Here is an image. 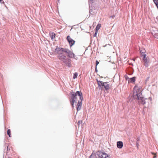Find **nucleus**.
I'll return each instance as SVG.
<instances>
[{
    "mask_svg": "<svg viewBox=\"0 0 158 158\" xmlns=\"http://www.w3.org/2000/svg\"><path fill=\"white\" fill-rule=\"evenodd\" d=\"M137 87V85H135L133 88V92L132 95L133 98L134 99L137 100L138 102H140L142 105H144L146 103L145 100L147 99H144V98L142 96V94L141 91H140V88L136 89Z\"/></svg>",
    "mask_w": 158,
    "mask_h": 158,
    "instance_id": "obj_1",
    "label": "nucleus"
},
{
    "mask_svg": "<svg viewBox=\"0 0 158 158\" xmlns=\"http://www.w3.org/2000/svg\"><path fill=\"white\" fill-rule=\"evenodd\" d=\"M98 87L99 89H105L106 91L108 90L110 88V86L107 82H104L97 80Z\"/></svg>",
    "mask_w": 158,
    "mask_h": 158,
    "instance_id": "obj_2",
    "label": "nucleus"
},
{
    "mask_svg": "<svg viewBox=\"0 0 158 158\" xmlns=\"http://www.w3.org/2000/svg\"><path fill=\"white\" fill-rule=\"evenodd\" d=\"M69 94L71 96V99L70 100L75 99L77 98L76 96L77 95L79 97L80 100L81 101L83 100L82 94L81 91H77L76 92H74L73 91H72Z\"/></svg>",
    "mask_w": 158,
    "mask_h": 158,
    "instance_id": "obj_3",
    "label": "nucleus"
},
{
    "mask_svg": "<svg viewBox=\"0 0 158 158\" xmlns=\"http://www.w3.org/2000/svg\"><path fill=\"white\" fill-rule=\"evenodd\" d=\"M67 50H65V52L67 53L68 57L70 58H74L76 60L77 59V57L74 54L72 51L69 50L67 48Z\"/></svg>",
    "mask_w": 158,
    "mask_h": 158,
    "instance_id": "obj_4",
    "label": "nucleus"
},
{
    "mask_svg": "<svg viewBox=\"0 0 158 158\" xmlns=\"http://www.w3.org/2000/svg\"><path fill=\"white\" fill-rule=\"evenodd\" d=\"M97 154L98 157L100 158H110L109 156L107 154L101 151H99L98 152H97Z\"/></svg>",
    "mask_w": 158,
    "mask_h": 158,
    "instance_id": "obj_5",
    "label": "nucleus"
},
{
    "mask_svg": "<svg viewBox=\"0 0 158 158\" xmlns=\"http://www.w3.org/2000/svg\"><path fill=\"white\" fill-rule=\"evenodd\" d=\"M65 50H67V48L57 47L55 49V52L57 54L61 55L62 54L63 52H65Z\"/></svg>",
    "mask_w": 158,
    "mask_h": 158,
    "instance_id": "obj_6",
    "label": "nucleus"
},
{
    "mask_svg": "<svg viewBox=\"0 0 158 158\" xmlns=\"http://www.w3.org/2000/svg\"><path fill=\"white\" fill-rule=\"evenodd\" d=\"M66 39L70 47H72L75 44V41L72 39L69 35L67 36Z\"/></svg>",
    "mask_w": 158,
    "mask_h": 158,
    "instance_id": "obj_7",
    "label": "nucleus"
},
{
    "mask_svg": "<svg viewBox=\"0 0 158 158\" xmlns=\"http://www.w3.org/2000/svg\"><path fill=\"white\" fill-rule=\"evenodd\" d=\"M71 60L70 59L66 58L64 60L63 62L67 67H70L71 66Z\"/></svg>",
    "mask_w": 158,
    "mask_h": 158,
    "instance_id": "obj_8",
    "label": "nucleus"
},
{
    "mask_svg": "<svg viewBox=\"0 0 158 158\" xmlns=\"http://www.w3.org/2000/svg\"><path fill=\"white\" fill-rule=\"evenodd\" d=\"M82 101L81 100L80 101H78V103L76 106L77 110V111L80 110L81 109Z\"/></svg>",
    "mask_w": 158,
    "mask_h": 158,
    "instance_id": "obj_9",
    "label": "nucleus"
},
{
    "mask_svg": "<svg viewBox=\"0 0 158 158\" xmlns=\"http://www.w3.org/2000/svg\"><path fill=\"white\" fill-rule=\"evenodd\" d=\"M57 57L59 60H61L63 62L64 61V60L66 59L65 56L62 54L59 55Z\"/></svg>",
    "mask_w": 158,
    "mask_h": 158,
    "instance_id": "obj_10",
    "label": "nucleus"
},
{
    "mask_svg": "<svg viewBox=\"0 0 158 158\" xmlns=\"http://www.w3.org/2000/svg\"><path fill=\"white\" fill-rule=\"evenodd\" d=\"M117 146L118 148L121 149L123 146V143L122 141H119L117 143Z\"/></svg>",
    "mask_w": 158,
    "mask_h": 158,
    "instance_id": "obj_11",
    "label": "nucleus"
},
{
    "mask_svg": "<svg viewBox=\"0 0 158 158\" xmlns=\"http://www.w3.org/2000/svg\"><path fill=\"white\" fill-rule=\"evenodd\" d=\"M143 62L144 64V65L146 67H147L148 66V63L149 62V60L148 58H146L145 59L143 60Z\"/></svg>",
    "mask_w": 158,
    "mask_h": 158,
    "instance_id": "obj_12",
    "label": "nucleus"
},
{
    "mask_svg": "<svg viewBox=\"0 0 158 158\" xmlns=\"http://www.w3.org/2000/svg\"><path fill=\"white\" fill-rule=\"evenodd\" d=\"M77 98L76 99H73V100H70V103L73 107H74V103L77 102Z\"/></svg>",
    "mask_w": 158,
    "mask_h": 158,
    "instance_id": "obj_13",
    "label": "nucleus"
},
{
    "mask_svg": "<svg viewBox=\"0 0 158 158\" xmlns=\"http://www.w3.org/2000/svg\"><path fill=\"white\" fill-rule=\"evenodd\" d=\"M133 69L132 68H131L128 70L127 73L129 75H132L133 73Z\"/></svg>",
    "mask_w": 158,
    "mask_h": 158,
    "instance_id": "obj_14",
    "label": "nucleus"
},
{
    "mask_svg": "<svg viewBox=\"0 0 158 158\" xmlns=\"http://www.w3.org/2000/svg\"><path fill=\"white\" fill-rule=\"evenodd\" d=\"M136 77H135L130 78V82L132 83H135Z\"/></svg>",
    "mask_w": 158,
    "mask_h": 158,
    "instance_id": "obj_15",
    "label": "nucleus"
},
{
    "mask_svg": "<svg viewBox=\"0 0 158 158\" xmlns=\"http://www.w3.org/2000/svg\"><path fill=\"white\" fill-rule=\"evenodd\" d=\"M141 54H144L146 52V50L144 48H141L139 49Z\"/></svg>",
    "mask_w": 158,
    "mask_h": 158,
    "instance_id": "obj_16",
    "label": "nucleus"
},
{
    "mask_svg": "<svg viewBox=\"0 0 158 158\" xmlns=\"http://www.w3.org/2000/svg\"><path fill=\"white\" fill-rule=\"evenodd\" d=\"M101 27V24H98L97 25V26L95 28V30L98 31V30Z\"/></svg>",
    "mask_w": 158,
    "mask_h": 158,
    "instance_id": "obj_17",
    "label": "nucleus"
},
{
    "mask_svg": "<svg viewBox=\"0 0 158 158\" xmlns=\"http://www.w3.org/2000/svg\"><path fill=\"white\" fill-rule=\"evenodd\" d=\"M7 134L10 137H11V131L10 129H9L7 130Z\"/></svg>",
    "mask_w": 158,
    "mask_h": 158,
    "instance_id": "obj_18",
    "label": "nucleus"
},
{
    "mask_svg": "<svg viewBox=\"0 0 158 158\" xmlns=\"http://www.w3.org/2000/svg\"><path fill=\"white\" fill-rule=\"evenodd\" d=\"M55 34L54 33H52V35H50L51 38L52 40L53 39H54L55 36Z\"/></svg>",
    "mask_w": 158,
    "mask_h": 158,
    "instance_id": "obj_19",
    "label": "nucleus"
},
{
    "mask_svg": "<svg viewBox=\"0 0 158 158\" xmlns=\"http://www.w3.org/2000/svg\"><path fill=\"white\" fill-rule=\"evenodd\" d=\"M141 56L143 57V60L147 58V57H146V55L145 54H142Z\"/></svg>",
    "mask_w": 158,
    "mask_h": 158,
    "instance_id": "obj_20",
    "label": "nucleus"
},
{
    "mask_svg": "<svg viewBox=\"0 0 158 158\" xmlns=\"http://www.w3.org/2000/svg\"><path fill=\"white\" fill-rule=\"evenodd\" d=\"M78 76V73H75L73 74V78L75 79Z\"/></svg>",
    "mask_w": 158,
    "mask_h": 158,
    "instance_id": "obj_21",
    "label": "nucleus"
},
{
    "mask_svg": "<svg viewBox=\"0 0 158 158\" xmlns=\"http://www.w3.org/2000/svg\"><path fill=\"white\" fill-rule=\"evenodd\" d=\"M154 37L157 39H158V33H156L154 34Z\"/></svg>",
    "mask_w": 158,
    "mask_h": 158,
    "instance_id": "obj_22",
    "label": "nucleus"
},
{
    "mask_svg": "<svg viewBox=\"0 0 158 158\" xmlns=\"http://www.w3.org/2000/svg\"><path fill=\"white\" fill-rule=\"evenodd\" d=\"M89 158H96L94 155H93V153L89 156Z\"/></svg>",
    "mask_w": 158,
    "mask_h": 158,
    "instance_id": "obj_23",
    "label": "nucleus"
},
{
    "mask_svg": "<svg viewBox=\"0 0 158 158\" xmlns=\"http://www.w3.org/2000/svg\"><path fill=\"white\" fill-rule=\"evenodd\" d=\"M82 120H79L77 123V124L78 125H79L81 124L82 123Z\"/></svg>",
    "mask_w": 158,
    "mask_h": 158,
    "instance_id": "obj_24",
    "label": "nucleus"
},
{
    "mask_svg": "<svg viewBox=\"0 0 158 158\" xmlns=\"http://www.w3.org/2000/svg\"><path fill=\"white\" fill-rule=\"evenodd\" d=\"M99 64V62L97 60H96L95 67L96 66L97 67V65H98V64Z\"/></svg>",
    "mask_w": 158,
    "mask_h": 158,
    "instance_id": "obj_25",
    "label": "nucleus"
},
{
    "mask_svg": "<svg viewBox=\"0 0 158 158\" xmlns=\"http://www.w3.org/2000/svg\"><path fill=\"white\" fill-rule=\"evenodd\" d=\"M125 78L127 80H128L129 79H130V78L127 75H125Z\"/></svg>",
    "mask_w": 158,
    "mask_h": 158,
    "instance_id": "obj_26",
    "label": "nucleus"
},
{
    "mask_svg": "<svg viewBox=\"0 0 158 158\" xmlns=\"http://www.w3.org/2000/svg\"><path fill=\"white\" fill-rule=\"evenodd\" d=\"M98 31L95 30V32L94 35V37H96L97 35Z\"/></svg>",
    "mask_w": 158,
    "mask_h": 158,
    "instance_id": "obj_27",
    "label": "nucleus"
},
{
    "mask_svg": "<svg viewBox=\"0 0 158 158\" xmlns=\"http://www.w3.org/2000/svg\"><path fill=\"white\" fill-rule=\"evenodd\" d=\"M149 78H150L149 77H147V78L145 80L146 82H147L148 81V80H149Z\"/></svg>",
    "mask_w": 158,
    "mask_h": 158,
    "instance_id": "obj_28",
    "label": "nucleus"
},
{
    "mask_svg": "<svg viewBox=\"0 0 158 158\" xmlns=\"http://www.w3.org/2000/svg\"><path fill=\"white\" fill-rule=\"evenodd\" d=\"M115 17V15H113L112 16H110V18H111L112 19H114Z\"/></svg>",
    "mask_w": 158,
    "mask_h": 158,
    "instance_id": "obj_29",
    "label": "nucleus"
},
{
    "mask_svg": "<svg viewBox=\"0 0 158 158\" xmlns=\"http://www.w3.org/2000/svg\"><path fill=\"white\" fill-rule=\"evenodd\" d=\"M93 11V10L91 9H90L89 12L90 13V14H91V12Z\"/></svg>",
    "mask_w": 158,
    "mask_h": 158,
    "instance_id": "obj_30",
    "label": "nucleus"
},
{
    "mask_svg": "<svg viewBox=\"0 0 158 158\" xmlns=\"http://www.w3.org/2000/svg\"><path fill=\"white\" fill-rule=\"evenodd\" d=\"M98 71L97 69V67L96 66L95 67V72L97 73Z\"/></svg>",
    "mask_w": 158,
    "mask_h": 158,
    "instance_id": "obj_31",
    "label": "nucleus"
},
{
    "mask_svg": "<svg viewBox=\"0 0 158 158\" xmlns=\"http://www.w3.org/2000/svg\"><path fill=\"white\" fill-rule=\"evenodd\" d=\"M136 146H137V148H138V145H139V144H138V142H137L136 143Z\"/></svg>",
    "mask_w": 158,
    "mask_h": 158,
    "instance_id": "obj_32",
    "label": "nucleus"
},
{
    "mask_svg": "<svg viewBox=\"0 0 158 158\" xmlns=\"http://www.w3.org/2000/svg\"><path fill=\"white\" fill-rule=\"evenodd\" d=\"M1 2L2 4H5V2Z\"/></svg>",
    "mask_w": 158,
    "mask_h": 158,
    "instance_id": "obj_33",
    "label": "nucleus"
},
{
    "mask_svg": "<svg viewBox=\"0 0 158 158\" xmlns=\"http://www.w3.org/2000/svg\"><path fill=\"white\" fill-rule=\"evenodd\" d=\"M10 150V149H9H9H8V146H7V150H6L7 151H8V150Z\"/></svg>",
    "mask_w": 158,
    "mask_h": 158,
    "instance_id": "obj_34",
    "label": "nucleus"
},
{
    "mask_svg": "<svg viewBox=\"0 0 158 158\" xmlns=\"http://www.w3.org/2000/svg\"><path fill=\"white\" fill-rule=\"evenodd\" d=\"M156 157V155H155V156H153V158H155Z\"/></svg>",
    "mask_w": 158,
    "mask_h": 158,
    "instance_id": "obj_35",
    "label": "nucleus"
},
{
    "mask_svg": "<svg viewBox=\"0 0 158 158\" xmlns=\"http://www.w3.org/2000/svg\"><path fill=\"white\" fill-rule=\"evenodd\" d=\"M58 3H60V0H57Z\"/></svg>",
    "mask_w": 158,
    "mask_h": 158,
    "instance_id": "obj_36",
    "label": "nucleus"
},
{
    "mask_svg": "<svg viewBox=\"0 0 158 158\" xmlns=\"http://www.w3.org/2000/svg\"><path fill=\"white\" fill-rule=\"evenodd\" d=\"M151 153H152V154H153V155H154V154H155V153H154V152H151Z\"/></svg>",
    "mask_w": 158,
    "mask_h": 158,
    "instance_id": "obj_37",
    "label": "nucleus"
},
{
    "mask_svg": "<svg viewBox=\"0 0 158 158\" xmlns=\"http://www.w3.org/2000/svg\"><path fill=\"white\" fill-rule=\"evenodd\" d=\"M3 0H0V2H1Z\"/></svg>",
    "mask_w": 158,
    "mask_h": 158,
    "instance_id": "obj_38",
    "label": "nucleus"
},
{
    "mask_svg": "<svg viewBox=\"0 0 158 158\" xmlns=\"http://www.w3.org/2000/svg\"><path fill=\"white\" fill-rule=\"evenodd\" d=\"M139 139H138V141L139 140Z\"/></svg>",
    "mask_w": 158,
    "mask_h": 158,
    "instance_id": "obj_39",
    "label": "nucleus"
},
{
    "mask_svg": "<svg viewBox=\"0 0 158 158\" xmlns=\"http://www.w3.org/2000/svg\"><path fill=\"white\" fill-rule=\"evenodd\" d=\"M156 0V1H157V2H158V0Z\"/></svg>",
    "mask_w": 158,
    "mask_h": 158,
    "instance_id": "obj_40",
    "label": "nucleus"
},
{
    "mask_svg": "<svg viewBox=\"0 0 158 158\" xmlns=\"http://www.w3.org/2000/svg\"><path fill=\"white\" fill-rule=\"evenodd\" d=\"M90 1H93V0H90Z\"/></svg>",
    "mask_w": 158,
    "mask_h": 158,
    "instance_id": "obj_41",
    "label": "nucleus"
},
{
    "mask_svg": "<svg viewBox=\"0 0 158 158\" xmlns=\"http://www.w3.org/2000/svg\"><path fill=\"white\" fill-rule=\"evenodd\" d=\"M8 158H10V157H8Z\"/></svg>",
    "mask_w": 158,
    "mask_h": 158,
    "instance_id": "obj_42",
    "label": "nucleus"
}]
</instances>
